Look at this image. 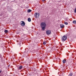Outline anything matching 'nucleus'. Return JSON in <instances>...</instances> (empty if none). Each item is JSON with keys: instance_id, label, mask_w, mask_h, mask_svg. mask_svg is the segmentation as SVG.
I'll return each instance as SVG.
<instances>
[{"instance_id": "f257e3e1", "label": "nucleus", "mask_w": 76, "mask_h": 76, "mask_svg": "<svg viewBox=\"0 0 76 76\" xmlns=\"http://www.w3.org/2000/svg\"><path fill=\"white\" fill-rule=\"evenodd\" d=\"M41 28L42 31H44L45 29L46 28V24L44 22L41 23L40 24Z\"/></svg>"}, {"instance_id": "f03ea898", "label": "nucleus", "mask_w": 76, "mask_h": 76, "mask_svg": "<svg viewBox=\"0 0 76 76\" xmlns=\"http://www.w3.org/2000/svg\"><path fill=\"white\" fill-rule=\"evenodd\" d=\"M67 39V37L66 36H64L62 37V41L63 42L65 41Z\"/></svg>"}, {"instance_id": "7ed1b4c3", "label": "nucleus", "mask_w": 76, "mask_h": 76, "mask_svg": "<svg viewBox=\"0 0 76 76\" xmlns=\"http://www.w3.org/2000/svg\"><path fill=\"white\" fill-rule=\"evenodd\" d=\"M34 15L36 18H39V14L38 13H35Z\"/></svg>"}, {"instance_id": "20e7f679", "label": "nucleus", "mask_w": 76, "mask_h": 76, "mask_svg": "<svg viewBox=\"0 0 76 76\" xmlns=\"http://www.w3.org/2000/svg\"><path fill=\"white\" fill-rule=\"evenodd\" d=\"M51 31L50 30H48L46 31V34L47 35H49L51 34Z\"/></svg>"}, {"instance_id": "39448f33", "label": "nucleus", "mask_w": 76, "mask_h": 76, "mask_svg": "<svg viewBox=\"0 0 76 76\" xmlns=\"http://www.w3.org/2000/svg\"><path fill=\"white\" fill-rule=\"evenodd\" d=\"M21 26H24L25 25V23L23 21H22V23H21Z\"/></svg>"}, {"instance_id": "423d86ee", "label": "nucleus", "mask_w": 76, "mask_h": 76, "mask_svg": "<svg viewBox=\"0 0 76 76\" xmlns=\"http://www.w3.org/2000/svg\"><path fill=\"white\" fill-rule=\"evenodd\" d=\"M60 26L61 28H63L64 27V26L62 24H61Z\"/></svg>"}, {"instance_id": "0eeeda50", "label": "nucleus", "mask_w": 76, "mask_h": 76, "mask_svg": "<svg viewBox=\"0 0 76 76\" xmlns=\"http://www.w3.org/2000/svg\"><path fill=\"white\" fill-rule=\"evenodd\" d=\"M31 12H32V10L29 9L27 10V12L28 13H30Z\"/></svg>"}, {"instance_id": "6e6552de", "label": "nucleus", "mask_w": 76, "mask_h": 76, "mask_svg": "<svg viewBox=\"0 0 76 76\" xmlns=\"http://www.w3.org/2000/svg\"><path fill=\"white\" fill-rule=\"evenodd\" d=\"M23 68V66H19V69H22Z\"/></svg>"}, {"instance_id": "1a4fd4ad", "label": "nucleus", "mask_w": 76, "mask_h": 76, "mask_svg": "<svg viewBox=\"0 0 76 76\" xmlns=\"http://www.w3.org/2000/svg\"><path fill=\"white\" fill-rule=\"evenodd\" d=\"M28 22H31V18H28Z\"/></svg>"}, {"instance_id": "9d476101", "label": "nucleus", "mask_w": 76, "mask_h": 76, "mask_svg": "<svg viewBox=\"0 0 76 76\" xmlns=\"http://www.w3.org/2000/svg\"><path fill=\"white\" fill-rule=\"evenodd\" d=\"M66 61L65 59H64L62 61V62L63 63H66Z\"/></svg>"}, {"instance_id": "9b49d317", "label": "nucleus", "mask_w": 76, "mask_h": 76, "mask_svg": "<svg viewBox=\"0 0 76 76\" xmlns=\"http://www.w3.org/2000/svg\"><path fill=\"white\" fill-rule=\"evenodd\" d=\"M46 43H47L46 41H44L43 42V44L44 45H45V44H46Z\"/></svg>"}, {"instance_id": "f8f14e48", "label": "nucleus", "mask_w": 76, "mask_h": 76, "mask_svg": "<svg viewBox=\"0 0 76 76\" xmlns=\"http://www.w3.org/2000/svg\"><path fill=\"white\" fill-rule=\"evenodd\" d=\"M5 33H7L8 32V31L7 30H5L4 31Z\"/></svg>"}, {"instance_id": "ddd939ff", "label": "nucleus", "mask_w": 76, "mask_h": 76, "mask_svg": "<svg viewBox=\"0 0 76 76\" xmlns=\"http://www.w3.org/2000/svg\"><path fill=\"white\" fill-rule=\"evenodd\" d=\"M73 23H76V20L73 21Z\"/></svg>"}, {"instance_id": "4468645a", "label": "nucleus", "mask_w": 76, "mask_h": 76, "mask_svg": "<svg viewBox=\"0 0 76 76\" xmlns=\"http://www.w3.org/2000/svg\"><path fill=\"white\" fill-rule=\"evenodd\" d=\"M64 24H65V25H68V23L66 22H64Z\"/></svg>"}, {"instance_id": "2eb2a0df", "label": "nucleus", "mask_w": 76, "mask_h": 76, "mask_svg": "<svg viewBox=\"0 0 76 76\" xmlns=\"http://www.w3.org/2000/svg\"><path fill=\"white\" fill-rule=\"evenodd\" d=\"M72 75H73V74H72V73H71L69 74V76H72Z\"/></svg>"}, {"instance_id": "dca6fc26", "label": "nucleus", "mask_w": 76, "mask_h": 76, "mask_svg": "<svg viewBox=\"0 0 76 76\" xmlns=\"http://www.w3.org/2000/svg\"><path fill=\"white\" fill-rule=\"evenodd\" d=\"M42 1H45V0H42Z\"/></svg>"}, {"instance_id": "f3484780", "label": "nucleus", "mask_w": 76, "mask_h": 76, "mask_svg": "<svg viewBox=\"0 0 76 76\" xmlns=\"http://www.w3.org/2000/svg\"><path fill=\"white\" fill-rule=\"evenodd\" d=\"M1 70H0V73H1Z\"/></svg>"}, {"instance_id": "a211bd4d", "label": "nucleus", "mask_w": 76, "mask_h": 76, "mask_svg": "<svg viewBox=\"0 0 76 76\" xmlns=\"http://www.w3.org/2000/svg\"><path fill=\"white\" fill-rule=\"evenodd\" d=\"M22 53H20V55H22Z\"/></svg>"}]
</instances>
